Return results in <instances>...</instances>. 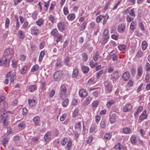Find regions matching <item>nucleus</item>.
<instances>
[{
    "label": "nucleus",
    "mask_w": 150,
    "mask_h": 150,
    "mask_svg": "<svg viewBox=\"0 0 150 150\" xmlns=\"http://www.w3.org/2000/svg\"><path fill=\"white\" fill-rule=\"evenodd\" d=\"M67 143L65 147V149L67 150H70L72 147V142L71 140H68L67 138L65 137L61 141V144L63 146H64Z\"/></svg>",
    "instance_id": "obj_1"
},
{
    "label": "nucleus",
    "mask_w": 150,
    "mask_h": 150,
    "mask_svg": "<svg viewBox=\"0 0 150 150\" xmlns=\"http://www.w3.org/2000/svg\"><path fill=\"white\" fill-rule=\"evenodd\" d=\"M67 88L64 85H62L61 86L59 93V96L61 98L64 99L67 97Z\"/></svg>",
    "instance_id": "obj_2"
},
{
    "label": "nucleus",
    "mask_w": 150,
    "mask_h": 150,
    "mask_svg": "<svg viewBox=\"0 0 150 150\" xmlns=\"http://www.w3.org/2000/svg\"><path fill=\"white\" fill-rule=\"evenodd\" d=\"M14 54V52L11 48L6 49L4 53V56L10 60Z\"/></svg>",
    "instance_id": "obj_3"
},
{
    "label": "nucleus",
    "mask_w": 150,
    "mask_h": 150,
    "mask_svg": "<svg viewBox=\"0 0 150 150\" xmlns=\"http://www.w3.org/2000/svg\"><path fill=\"white\" fill-rule=\"evenodd\" d=\"M10 60L4 56L1 59L0 58V66H4L6 67H8L9 66Z\"/></svg>",
    "instance_id": "obj_4"
},
{
    "label": "nucleus",
    "mask_w": 150,
    "mask_h": 150,
    "mask_svg": "<svg viewBox=\"0 0 150 150\" xmlns=\"http://www.w3.org/2000/svg\"><path fill=\"white\" fill-rule=\"evenodd\" d=\"M63 75L62 71L61 70L56 71L54 74L53 78L54 81H59Z\"/></svg>",
    "instance_id": "obj_5"
},
{
    "label": "nucleus",
    "mask_w": 150,
    "mask_h": 150,
    "mask_svg": "<svg viewBox=\"0 0 150 150\" xmlns=\"http://www.w3.org/2000/svg\"><path fill=\"white\" fill-rule=\"evenodd\" d=\"M57 27L58 30L61 32L65 30V24L63 22H60L57 24Z\"/></svg>",
    "instance_id": "obj_6"
},
{
    "label": "nucleus",
    "mask_w": 150,
    "mask_h": 150,
    "mask_svg": "<svg viewBox=\"0 0 150 150\" xmlns=\"http://www.w3.org/2000/svg\"><path fill=\"white\" fill-rule=\"evenodd\" d=\"M116 114L115 113L111 114L109 116V120L111 124H113L116 121Z\"/></svg>",
    "instance_id": "obj_7"
},
{
    "label": "nucleus",
    "mask_w": 150,
    "mask_h": 150,
    "mask_svg": "<svg viewBox=\"0 0 150 150\" xmlns=\"http://www.w3.org/2000/svg\"><path fill=\"white\" fill-rule=\"evenodd\" d=\"M79 96L81 98H85L88 95V93L84 89L79 90Z\"/></svg>",
    "instance_id": "obj_8"
},
{
    "label": "nucleus",
    "mask_w": 150,
    "mask_h": 150,
    "mask_svg": "<svg viewBox=\"0 0 150 150\" xmlns=\"http://www.w3.org/2000/svg\"><path fill=\"white\" fill-rule=\"evenodd\" d=\"M130 74L129 72L127 71L124 72L122 76V78L123 80L127 81L129 78Z\"/></svg>",
    "instance_id": "obj_9"
},
{
    "label": "nucleus",
    "mask_w": 150,
    "mask_h": 150,
    "mask_svg": "<svg viewBox=\"0 0 150 150\" xmlns=\"http://www.w3.org/2000/svg\"><path fill=\"white\" fill-rule=\"evenodd\" d=\"M52 135V133L50 132H47L45 134L44 138L46 142H48L51 140Z\"/></svg>",
    "instance_id": "obj_10"
},
{
    "label": "nucleus",
    "mask_w": 150,
    "mask_h": 150,
    "mask_svg": "<svg viewBox=\"0 0 150 150\" xmlns=\"http://www.w3.org/2000/svg\"><path fill=\"white\" fill-rule=\"evenodd\" d=\"M146 110H144L143 112L141 114L139 117V120L141 121L143 120L144 119H147L148 117V115L146 113Z\"/></svg>",
    "instance_id": "obj_11"
},
{
    "label": "nucleus",
    "mask_w": 150,
    "mask_h": 150,
    "mask_svg": "<svg viewBox=\"0 0 150 150\" xmlns=\"http://www.w3.org/2000/svg\"><path fill=\"white\" fill-rule=\"evenodd\" d=\"M18 38L20 39H23L25 37V32L21 30H19L17 33Z\"/></svg>",
    "instance_id": "obj_12"
},
{
    "label": "nucleus",
    "mask_w": 150,
    "mask_h": 150,
    "mask_svg": "<svg viewBox=\"0 0 150 150\" xmlns=\"http://www.w3.org/2000/svg\"><path fill=\"white\" fill-rule=\"evenodd\" d=\"M125 29V25L124 23L120 24L118 26L117 30L119 33L123 32Z\"/></svg>",
    "instance_id": "obj_13"
},
{
    "label": "nucleus",
    "mask_w": 150,
    "mask_h": 150,
    "mask_svg": "<svg viewBox=\"0 0 150 150\" xmlns=\"http://www.w3.org/2000/svg\"><path fill=\"white\" fill-rule=\"evenodd\" d=\"M30 30L32 33L34 35H37L40 33L39 29L37 27H32Z\"/></svg>",
    "instance_id": "obj_14"
},
{
    "label": "nucleus",
    "mask_w": 150,
    "mask_h": 150,
    "mask_svg": "<svg viewBox=\"0 0 150 150\" xmlns=\"http://www.w3.org/2000/svg\"><path fill=\"white\" fill-rule=\"evenodd\" d=\"M132 109V106L130 104H127L123 108V110L124 112L130 111Z\"/></svg>",
    "instance_id": "obj_15"
},
{
    "label": "nucleus",
    "mask_w": 150,
    "mask_h": 150,
    "mask_svg": "<svg viewBox=\"0 0 150 150\" xmlns=\"http://www.w3.org/2000/svg\"><path fill=\"white\" fill-rule=\"evenodd\" d=\"M75 14L74 13H69L67 16V19L70 21L74 20L75 19Z\"/></svg>",
    "instance_id": "obj_16"
},
{
    "label": "nucleus",
    "mask_w": 150,
    "mask_h": 150,
    "mask_svg": "<svg viewBox=\"0 0 150 150\" xmlns=\"http://www.w3.org/2000/svg\"><path fill=\"white\" fill-rule=\"evenodd\" d=\"M2 143L4 147H6V145L8 141V139L5 136H3L2 138Z\"/></svg>",
    "instance_id": "obj_17"
},
{
    "label": "nucleus",
    "mask_w": 150,
    "mask_h": 150,
    "mask_svg": "<svg viewBox=\"0 0 150 150\" xmlns=\"http://www.w3.org/2000/svg\"><path fill=\"white\" fill-rule=\"evenodd\" d=\"M113 78L115 79H117L119 78L120 75L119 74L118 72L115 71L112 74Z\"/></svg>",
    "instance_id": "obj_18"
},
{
    "label": "nucleus",
    "mask_w": 150,
    "mask_h": 150,
    "mask_svg": "<svg viewBox=\"0 0 150 150\" xmlns=\"http://www.w3.org/2000/svg\"><path fill=\"white\" fill-rule=\"evenodd\" d=\"M114 148L116 149L124 150L125 148L120 143H118L115 146Z\"/></svg>",
    "instance_id": "obj_19"
},
{
    "label": "nucleus",
    "mask_w": 150,
    "mask_h": 150,
    "mask_svg": "<svg viewBox=\"0 0 150 150\" xmlns=\"http://www.w3.org/2000/svg\"><path fill=\"white\" fill-rule=\"evenodd\" d=\"M82 70L84 74H87L89 70V68L87 66H83L81 67Z\"/></svg>",
    "instance_id": "obj_20"
},
{
    "label": "nucleus",
    "mask_w": 150,
    "mask_h": 150,
    "mask_svg": "<svg viewBox=\"0 0 150 150\" xmlns=\"http://www.w3.org/2000/svg\"><path fill=\"white\" fill-rule=\"evenodd\" d=\"M131 142L133 144H135L137 142L136 137L134 135H132L130 138Z\"/></svg>",
    "instance_id": "obj_21"
},
{
    "label": "nucleus",
    "mask_w": 150,
    "mask_h": 150,
    "mask_svg": "<svg viewBox=\"0 0 150 150\" xmlns=\"http://www.w3.org/2000/svg\"><path fill=\"white\" fill-rule=\"evenodd\" d=\"M143 67L142 66L139 67L137 70V74L139 77H141L142 75Z\"/></svg>",
    "instance_id": "obj_22"
},
{
    "label": "nucleus",
    "mask_w": 150,
    "mask_h": 150,
    "mask_svg": "<svg viewBox=\"0 0 150 150\" xmlns=\"http://www.w3.org/2000/svg\"><path fill=\"white\" fill-rule=\"evenodd\" d=\"M115 101L114 100H110L107 103L106 106L108 108L110 107L112 105L114 104Z\"/></svg>",
    "instance_id": "obj_23"
},
{
    "label": "nucleus",
    "mask_w": 150,
    "mask_h": 150,
    "mask_svg": "<svg viewBox=\"0 0 150 150\" xmlns=\"http://www.w3.org/2000/svg\"><path fill=\"white\" fill-rule=\"evenodd\" d=\"M91 98L89 97L88 96L87 97L86 99L84 101V105H87L88 104H89L90 103L91 100Z\"/></svg>",
    "instance_id": "obj_24"
},
{
    "label": "nucleus",
    "mask_w": 150,
    "mask_h": 150,
    "mask_svg": "<svg viewBox=\"0 0 150 150\" xmlns=\"http://www.w3.org/2000/svg\"><path fill=\"white\" fill-rule=\"evenodd\" d=\"M44 21L42 18H39L36 22V24L38 26H40L43 24Z\"/></svg>",
    "instance_id": "obj_25"
},
{
    "label": "nucleus",
    "mask_w": 150,
    "mask_h": 150,
    "mask_svg": "<svg viewBox=\"0 0 150 150\" xmlns=\"http://www.w3.org/2000/svg\"><path fill=\"white\" fill-rule=\"evenodd\" d=\"M144 55V53L141 50H138L136 54V56L138 58H140L142 57Z\"/></svg>",
    "instance_id": "obj_26"
},
{
    "label": "nucleus",
    "mask_w": 150,
    "mask_h": 150,
    "mask_svg": "<svg viewBox=\"0 0 150 150\" xmlns=\"http://www.w3.org/2000/svg\"><path fill=\"white\" fill-rule=\"evenodd\" d=\"M28 103L29 105L31 106H33L35 104V101L33 99H28Z\"/></svg>",
    "instance_id": "obj_27"
},
{
    "label": "nucleus",
    "mask_w": 150,
    "mask_h": 150,
    "mask_svg": "<svg viewBox=\"0 0 150 150\" xmlns=\"http://www.w3.org/2000/svg\"><path fill=\"white\" fill-rule=\"evenodd\" d=\"M36 87L34 85H31L28 88V90L30 92H33L36 89Z\"/></svg>",
    "instance_id": "obj_28"
},
{
    "label": "nucleus",
    "mask_w": 150,
    "mask_h": 150,
    "mask_svg": "<svg viewBox=\"0 0 150 150\" xmlns=\"http://www.w3.org/2000/svg\"><path fill=\"white\" fill-rule=\"evenodd\" d=\"M8 119L7 116H4V118L2 121V122L4 126H6L8 124Z\"/></svg>",
    "instance_id": "obj_29"
},
{
    "label": "nucleus",
    "mask_w": 150,
    "mask_h": 150,
    "mask_svg": "<svg viewBox=\"0 0 150 150\" xmlns=\"http://www.w3.org/2000/svg\"><path fill=\"white\" fill-rule=\"evenodd\" d=\"M109 37L103 36L101 43L103 44H106L108 41Z\"/></svg>",
    "instance_id": "obj_30"
},
{
    "label": "nucleus",
    "mask_w": 150,
    "mask_h": 150,
    "mask_svg": "<svg viewBox=\"0 0 150 150\" xmlns=\"http://www.w3.org/2000/svg\"><path fill=\"white\" fill-rule=\"evenodd\" d=\"M58 30L56 28L53 29L51 32V33L55 37H57L58 35Z\"/></svg>",
    "instance_id": "obj_31"
},
{
    "label": "nucleus",
    "mask_w": 150,
    "mask_h": 150,
    "mask_svg": "<svg viewBox=\"0 0 150 150\" xmlns=\"http://www.w3.org/2000/svg\"><path fill=\"white\" fill-rule=\"evenodd\" d=\"M34 123L37 125H38L40 122V118L39 117L36 116L34 117L33 119Z\"/></svg>",
    "instance_id": "obj_32"
},
{
    "label": "nucleus",
    "mask_w": 150,
    "mask_h": 150,
    "mask_svg": "<svg viewBox=\"0 0 150 150\" xmlns=\"http://www.w3.org/2000/svg\"><path fill=\"white\" fill-rule=\"evenodd\" d=\"M123 132L125 134H128L131 132V129L130 128L128 127H124L122 129Z\"/></svg>",
    "instance_id": "obj_33"
},
{
    "label": "nucleus",
    "mask_w": 150,
    "mask_h": 150,
    "mask_svg": "<svg viewBox=\"0 0 150 150\" xmlns=\"http://www.w3.org/2000/svg\"><path fill=\"white\" fill-rule=\"evenodd\" d=\"M87 22L86 21H84L81 25V29H80L81 31H83L84 30L86 27V25L87 24Z\"/></svg>",
    "instance_id": "obj_34"
},
{
    "label": "nucleus",
    "mask_w": 150,
    "mask_h": 150,
    "mask_svg": "<svg viewBox=\"0 0 150 150\" xmlns=\"http://www.w3.org/2000/svg\"><path fill=\"white\" fill-rule=\"evenodd\" d=\"M20 129H23L25 127V124L23 121H21L18 125Z\"/></svg>",
    "instance_id": "obj_35"
},
{
    "label": "nucleus",
    "mask_w": 150,
    "mask_h": 150,
    "mask_svg": "<svg viewBox=\"0 0 150 150\" xmlns=\"http://www.w3.org/2000/svg\"><path fill=\"white\" fill-rule=\"evenodd\" d=\"M45 54V52L44 51H42L40 52L39 58V61L40 62L42 61V58L43 57Z\"/></svg>",
    "instance_id": "obj_36"
},
{
    "label": "nucleus",
    "mask_w": 150,
    "mask_h": 150,
    "mask_svg": "<svg viewBox=\"0 0 150 150\" xmlns=\"http://www.w3.org/2000/svg\"><path fill=\"white\" fill-rule=\"evenodd\" d=\"M148 44L146 42L144 41L142 42V50H145Z\"/></svg>",
    "instance_id": "obj_37"
},
{
    "label": "nucleus",
    "mask_w": 150,
    "mask_h": 150,
    "mask_svg": "<svg viewBox=\"0 0 150 150\" xmlns=\"http://www.w3.org/2000/svg\"><path fill=\"white\" fill-rule=\"evenodd\" d=\"M136 25V23L135 21H133L132 22L130 25V28L133 30H134L135 28V26Z\"/></svg>",
    "instance_id": "obj_38"
},
{
    "label": "nucleus",
    "mask_w": 150,
    "mask_h": 150,
    "mask_svg": "<svg viewBox=\"0 0 150 150\" xmlns=\"http://www.w3.org/2000/svg\"><path fill=\"white\" fill-rule=\"evenodd\" d=\"M109 31L108 29H105L103 32V36L109 37Z\"/></svg>",
    "instance_id": "obj_39"
},
{
    "label": "nucleus",
    "mask_w": 150,
    "mask_h": 150,
    "mask_svg": "<svg viewBox=\"0 0 150 150\" xmlns=\"http://www.w3.org/2000/svg\"><path fill=\"white\" fill-rule=\"evenodd\" d=\"M100 127L102 129L104 128L105 127V119H102L100 123Z\"/></svg>",
    "instance_id": "obj_40"
},
{
    "label": "nucleus",
    "mask_w": 150,
    "mask_h": 150,
    "mask_svg": "<svg viewBox=\"0 0 150 150\" xmlns=\"http://www.w3.org/2000/svg\"><path fill=\"white\" fill-rule=\"evenodd\" d=\"M79 70L77 69H75L74 70L72 74V76L73 77H76L78 75Z\"/></svg>",
    "instance_id": "obj_41"
},
{
    "label": "nucleus",
    "mask_w": 150,
    "mask_h": 150,
    "mask_svg": "<svg viewBox=\"0 0 150 150\" xmlns=\"http://www.w3.org/2000/svg\"><path fill=\"white\" fill-rule=\"evenodd\" d=\"M110 58L112 59V60L114 61L116 60L117 58L115 53H114L111 52L110 54Z\"/></svg>",
    "instance_id": "obj_42"
},
{
    "label": "nucleus",
    "mask_w": 150,
    "mask_h": 150,
    "mask_svg": "<svg viewBox=\"0 0 150 150\" xmlns=\"http://www.w3.org/2000/svg\"><path fill=\"white\" fill-rule=\"evenodd\" d=\"M111 137L112 134L108 133H106L104 137L106 140H109L111 138Z\"/></svg>",
    "instance_id": "obj_43"
},
{
    "label": "nucleus",
    "mask_w": 150,
    "mask_h": 150,
    "mask_svg": "<svg viewBox=\"0 0 150 150\" xmlns=\"http://www.w3.org/2000/svg\"><path fill=\"white\" fill-rule=\"evenodd\" d=\"M99 54L98 52H96L94 54L93 57V59L95 61H96L98 60V58Z\"/></svg>",
    "instance_id": "obj_44"
},
{
    "label": "nucleus",
    "mask_w": 150,
    "mask_h": 150,
    "mask_svg": "<svg viewBox=\"0 0 150 150\" xmlns=\"http://www.w3.org/2000/svg\"><path fill=\"white\" fill-rule=\"evenodd\" d=\"M67 116V114L66 113H64L62 115L60 118V120L61 122L64 121Z\"/></svg>",
    "instance_id": "obj_45"
},
{
    "label": "nucleus",
    "mask_w": 150,
    "mask_h": 150,
    "mask_svg": "<svg viewBox=\"0 0 150 150\" xmlns=\"http://www.w3.org/2000/svg\"><path fill=\"white\" fill-rule=\"evenodd\" d=\"M104 17V16L102 15H100L98 16L96 18V21L97 23H99L100 21Z\"/></svg>",
    "instance_id": "obj_46"
},
{
    "label": "nucleus",
    "mask_w": 150,
    "mask_h": 150,
    "mask_svg": "<svg viewBox=\"0 0 150 150\" xmlns=\"http://www.w3.org/2000/svg\"><path fill=\"white\" fill-rule=\"evenodd\" d=\"M39 67L38 65L37 64H36L30 70V71L31 72L35 71L39 69Z\"/></svg>",
    "instance_id": "obj_47"
},
{
    "label": "nucleus",
    "mask_w": 150,
    "mask_h": 150,
    "mask_svg": "<svg viewBox=\"0 0 150 150\" xmlns=\"http://www.w3.org/2000/svg\"><path fill=\"white\" fill-rule=\"evenodd\" d=\"M126 47V45L124 44L120 45L118 46V48L121 51L124 50Z\"/></svg>",
    "instance_id": "obj_48"
},
{
    "label": "nucleus",
    "mask_w": 150,
    "mask_h": 150,
    "mask_svg": "<svg viewBox=\"0 0 150 150\" xmlns=\"http://www.w3.org/2000/svg\"><path fill=\"white\" fill-rule=\"evenodd\" d=\"M48 19L52 23H53L54 21V17L52 15H49L48 17Z\"/></svg>",
    "instance_id": "obj_49"
},
{
    "label": "nucleus",
    "mask_w": 150,
    "mask_h": 150,
    "mask_svg": "<svg viewBox=\"0 0 150 150\" xmlns=\"http://www.w3.org/2000/svg\"><path fill=\"white\" fill-rule=\"evenodd\" d=\"M69 100L68 99H66L62 103V106L63 107H66L67 106L69 103Z\"/></svg>",
    "instance_id": "obj_50"
},
{
    "label": "nucleus",
    "mask_w": 150,
    "mask_h": 150,
    "mask_svg": "<svg viewBox=\"0 0 150 150\" xmlns=\"http://www.w3.org/2000/svg\"><path fill=\"white\" fill-rule=\"evenodd\" d=\"M12 67L15 68L17 67V61L15 59H13L12 61Z\"/></svg>",
    "instance_id": "obj_51"
},
{
    "label": "nucleus",
    "mask_w": 150,
    "mask_h": 150,
    "mask_svg": "<svg viewBox=\"0 0 150 150\" xmlns=\"http://www.w3.org/2000/svg\"><path fill=\"white\" fill-rule=\"evenodd\" d=\"M129 14L132 17H135V14L134 12V8H132L129 11Z\"/></svg>",
    "instance_id": "obj_52"
},
{
    "label": "nucleus",
    "mask_w": 150,
    "mask_h": 150,
    "mask_svg": "<svg viewBox=\"0 0 150 150\" xmlns=\"http://www.w3.org/2000/svg\"><path fill=\"white\" fill-rule=\"evenodd\" d=\"M96 125H94L92 126L90 129L89 132L90 133H93L96 129Z\"/></svg>",
    "instance_id": "obj_53"
},
{
    "label": "nucleus",
    "mask_w": 150,
    "mask_h": 150,
    "mask_svg": "<svg viewBox=\"0 0 150 150\" xmlns=\"http://www.w3.org/2000/svg\"><path fill=\"white\" fill-rule=\"evenodd\" d=\"M145 68L146 69V71L148 72L150 70V64L147 62L146 63L145 65Z\"/></svg>",
    "instance_id": "obj_54"
},
{
    "label": "nucleus",
    "mask_w": 150,
    "mask_h": 150,
    "mask_svg": "<svg viewBox=\"0 0 150 150\" xmlns=\"http://www.w3.org/2000/svg\"><path fill=\"white\" fill-rule=\"evenodd\" d=\"M81 123L80 122H78L75 125V128L76 129H80L81 128Z\"/></svg>",
    "instance_id": "obj_55"
},
{
    "label": "nucleus",
    "mask_w": 150,
    "mask_h": 150,
    "mask_svg": "<svg viewBox=\"0 0 150 150\" xmlns=\"http://www.w3.org/2000/svg\"><path fill=\"white\" fill-rule=\"evenodd\" d=\"M27 69V67L24 66L23 67L22 69L21 70V73L22 74H25L26 72Z\"/></svg>",
    "instance_id": "obj_56"
},
{
    "label": "nucleus",
    "mask_w": 150,
    "mask_h": 150,
    "mask_svg": "<svg viewBox=\"0 0 150 150\" xmlns=\"http://www.w3.org/2000/svg\"><path fill=\"white\" fill-rule=\"evenodd\" d=\"M134 19V18H133L130 17L128 15L127 16L126 20L127 22H131Z\"/></svg>",
    "instance_id": "obj_57"
},
{
    "label": "nucleus",
    "mask_w": 150,
    "mask_h": 150,
    "mask_svg": "<svg viewBox=\"0 0 150 150\" xmlns=\"http://www.w3.org/2000/svg\"><path fill=\"white\" fill-rule=\"evenodd\" d=\"M55 93V91L52 89L49 93L48 96L49 97L52 98L54 95Z\"/></svg>",
    "instance_id": "obj_58"
},
{
    "label": "nucleus",
    "mask_w": 150,
    "mask_h": 150,
    "mask_svg": "<svg viewBox=\"0 0 150 150\" xmlns=\"http://www.w3.org/2000/svg\"><path fill=\"white\" fill-rule=\"evenodd\" d=\"M39 139V137H35L31 139V140L34 143H35Z\"/></svg>",
    "instance_id": "obj_59"
},
{
    "label": "nucleus",
    "mask_w": 150,
    "mask_h": 150,
    "mask_svg": "<svg viewBox=\"0 0 150 150\" xmlns=\"http://www.w3.org/2000/svg\"><path fill=\"white\" fill-rule=\"evenodd\" d=\"M103 18L104 20L103 21V25H105V24L107 20L109 18V16L108 15V14H106L105 16V17H104Z\"/></svg>",
    "instance_id": "obj_60"
},
{
    "label": "nucleus",
    "mask_w": 150,
    "mask_h": 150,
    "mask_svg": "<svg viewBox=\"0 0 150 150\" xmlns=\"http://www.w3.org/2000/svg\"><path fill=\"white\" fill-rule=\"evenodd\" d=\"M133 84V81L131 80V79L129 80V81L127 83V86L130 87H132Z\"/></svg>",
    "instance_id": "obj_61"
},
{
    "label": "nucleus",
    "mask_w": 150,
    "mask_h": 150,
    "mask_svg": "<svg viewBox=\"0 0 150 150\" xmlns=\"http://www.w3.org/2000/svg\"><path fill=\"white\" fill-rule=\"evenodd\" d=\"M82 57L84 59V61L85 62L88 59V55L86 53H83L82 54Z\"/></svg>",
    "instance_id": "obj_62"
},
{
    "label": "nucleus",
    "mask_w": 150,
    "mask_h": 150,
    "mask_svg": "<svg viewBox=\"0 0 150 150\" xmlns=\"http://www.w3.org/2000/svg\"><path fill=\"white\" fill-rule=\"evenodd\" d=\"M16 78V74H12V75L11 76V78H10V81L11 82H13L14 81V79H15Z\"/></svg>",
    "instance_id": "obj_63"
},
{
    "label": "nucleus",
    "mask_w": 150,
    "mask_h": 150,
    "mask_svg": "<svg viewBox=\"0 0 150 150\" xmlns=\"http://www.w3.org/2000/svg\"><path fill=\"white\" fill-rule=\"evenodd\" d=\"M63 12L65 15H67L69 13V11L67 7H64L63 8Z\"/></svg>",
    "instance_id": "obj_64"
}]
</instances>
